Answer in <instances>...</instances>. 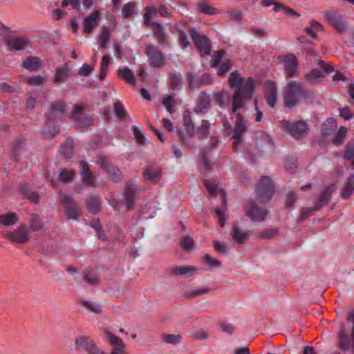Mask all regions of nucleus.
Segmentation results:
<instances>
[{"mask_svg": "<svg viewBox=\"0 0 354 354\" xmlns=\"http://www.w3.org/2000/svg\"><path fill=\"white\" fill-rule=\"evenodd\" d=\"M282 96L285 106L292 108L306 96V91L301 83L291 80L284 86Z\"/></svg>", "mask_w": 354, "mask_h": 354, "instance_id": "nucleus-1", "label": "nucleus"}, {"mask_svg": "<svg viewBox=\"0 0 354 354\" xmlns=\"http://www.w3.org/2000/svg\"><path fill=\"white\" fill-rule=\"evenodd\" d=\"M254 83V80L252 77H249L243 88L235 89L232 98V112L233 113L238 109H242L245 105V102L252 97Z\"/></svg>", "mask_w": 354, "mask_h": 354, "instance_id": "nucleus-2", "label": "nucleus"}, {"mask_svg": "<svg viewBox=\"0 0 354 354\" xmlns=\"http://www.w3.org/2000/svg\"><path fill=\"white\" fill-rule=\"evenodd\" d=\"M257 199L260 203L268 202L274 194V184L269 177H263L259 181L257 187Z\"/></svg>", "mask_w": 354, "mask_h": 354, "instance_id": "nucleus-3", "label": "nucleus"}, {"mask_svg": "<svg viewBox=\"0 0 354 354\" xmlns=\"http://www.w3.org/2000/svg\"><path fill=\"white\" fill-rule=\"evenodd\" d=\"M4 237L14 243L25 244L30 241L31 234L28 227L21 224L13 230L6 232Z\"/></svg>", "mask_w": 354, "mask_h": 354, "instance_id": "nucleus-4", "label": "nucleus"}, {"mask_svg": "<svg viewBox=\"0 0 354 354\" xmlns=\"http://www.w3.org/2000/svg\"><path fill=\"white\" fill-rule=\"evenodd\" d=\"M205 185L209 192L211 195H217L219 194L221 196V198L222 200V203L223 205V208H216V214L218 220L219 225L221 227H223L225 225V216H224V212L225 211V206H226V197H225V193L222 189H220L218 188V187L211 182L208 180H205Z\"/></svg>", "mask_w": 354, "mask_h": 354, "instance_id": "nucleus-5", "label": "nucleus"}, {"mask_svg": "<svg viewBox=\"0 0 354 354\" xmlns=\"http://www.w3.org/2000/svg\"><path fill=\"white\" fill-rule=\"evenodd\" d=\"M278 59L282 64L287 77L299 75V63L295 55L290 53L280 55Z\"/></svg>", "mask_w": 354, "mask_h": 354, "instance_id": "nucleus-6", "label": "nucleus"}, {"mask_svg": "<svg viewBox=\"0 0 354 354\" xmlns=\"http://www.w3.org/2000/svg\"><path fill=\"white\" fill-rule=\"evenodd\" d=\"M246 131L247 122L241 113H237L236 114V120L233 129L234 134L232 137V138L234 140L233 149L234 151H237L238 145L242 141V136Z\"/></svg>", "mask_w": 354, "mask_h": 354, "instance_id": "nucleus-7", "label": "nucleus"}, {"mask_svg": "<svg viewBox=\"0 0 354 354\" xmlns=\"http://www.w3.org/2000/svg\"><path fill=\"white\" fill-rule=\"evenodd\" d=\"M75 343L77 350H84L88 354L101 353V348L95 344L93 339L89 336H79L75 339Z\"/></svg>", "mask_w": 354, "mask_h": 354, "instance_id": "nucleus-8", "label": "nucleus"}, {"mask_svg": "<svg viewBox=\"0 0 354 354\" xmlns=\"http://www.w3.org/2000/svg\"><path fill=\"white\" fill-rule=\"evenodd\" d=\"M145 53L148 57L150 66L154 68H161L164 66V55L158 48L153 45L148 44L145 47Z\"/></svg>", "mask_w": 354, "mask_h": 354, "instance_id": "nucleus-9", "label": "nucleus"}, {"mask_svg": "<svg viewBox=\"0 0 354 354\" xmlns=\"http://www.w3.org/2000/svg\"><path fill=\"white\" fill-rule=\"evenodd\" d=\"M70 118L73 120L80 127H89L93 123L91 117L84 112L83 105L75 104Z\"/></svg>", "mask_w": 354, "mask_h": 354, "instance_id": "nucleus-10", "label": "nucleus"}, {"mask_svg": "<svg viewBox=\"0 0 354 354\" xmlns=\"http://www.w3.org/2000/svg\"><path fill=\"white\" fill-rule=\"evenodd\" d=\"M282 124L284 128H286L296 139L303 138L308 133V125L303 121H299L294 124H291L288 121L283 120Z\"/></svg>", "mask_w": 354, "mask_h": 354, "instance_id": "nucleus-11", "label": "nucleus"}, {"mask_svg": "<svg viewBox=\"0 0 354 354\" xmlns=\"http://www.w3.org/2000/svg\"><path fill=\"white\" fill-rule=\"evenodd\" d=\"M60 203L65 209L68 218L75 219L80 216V212L71 196L62 194Z\"/></svg>", "mask_w": 354, "mask_h": 354, "instance_id": "nucleus-12", "label": "nucleus"}, {"mask_svg": "<svg viewBox=\"0 0 354 354\" xmlns=\"http://www.w3.org/2000/svg\"><path fill=\"white\" fill-rule=\"evenodd\" d=\"M192 37L196 47L202 56L210 54L211 44L207 37L198 34L194 30L192 32Z\"/></svg>", "mask_w": 354, "mask_h": 354, "instance_id": "nucleus-13", "label": "nucleus"}, {"mask_svg": "<svg viewBox=\"0 0 354 354\" xmlns=\"http://www.w3.org/2000/svg\"><path fill=\"white\" fill-rule=\"evenodd\" d=\"M97 163L106 171L113 181L118 182L122 179L121 171L118 168L110 165L109 160L107 157H99L98 160H97Z\"/></svg>", "mask_w": 354, "mask_h": 354, "instance_id": "nucleus-14", "label": "nucleus"}, {"mask_svg": "<svg viewBox=\"0 0 354 354\" xmlns=\"http://www.w3.org/2000/svg\"><path fill=\"white\" fill-rule=\"evenodd\" d=\"M325 18L326 21L336 29L337 31L343 32L346 30V24L342 19V17L337 12L335 11H327L325 13Z\"/></svg>", "mask_w": 354, "mask_h": 354, "instance_id": "nucleus-15", "label": "nucleus"}, {"mask_svg": "<svg viewBox=\"0 0 354 354\" xmlns=\"http://www.w3.org/2000/svg\"><path fill=\"white\" fill-rule=\"evenodd\" d=\"M198 268L192 266H175L169 268L168 272L174 276H183L189 277L194 274Z\"/></svg>", "mask_w": 354, "mask_h": 354, "instance_id": "nucleus-16", "label": "nucleus"}, {"mask_svg": "<svg viewBox=\"0 0 354 354\" xmlns=\"http://www.w3.org/2000/svg\"><path fill=\"white\" fill-rule=\"evenodd\" d=\"M277 87L273 82H267L265 87V99L270 107H274L277 99Z\"/></svg>", "mask_w": 354, "mask_h": 354, "instance_id": "nucleus-17", "label": "nucleus"}, {"mask_svg": "<svg viewBox=\"0 0 354 354\" xmlns=\"http://www.w3.org/2000/svg\"><path fill=\"white\" fill-rule=\"evenodd\" d=\"M267 214L265 209L259 207L254 203H251L247 208V215L254 221H264Z\"/></svg>", "mask_w": 354, "mask_h": 354, "instance_id": "nucleus-18", "label": "nucleus"}, {"mask_svg": "<svg viewBox=\"0 0 354 354\" xmlns=\"http://www.w3.org/2000/svg\"><path fill=\"white\" fill-rule=\"evenodd\" d=\"M6 45L10 50H20L28 46L29 42L26 38L8 36L6 38Z\"/></svg>", "mask_w": 354, "mask_h": 354, "instance_id": "nucleus-19", "label": "nucleus"}, {"mask_svg": "<svg viewBox=\"0 0 354 354\" xmlns=\"http://www.w3.org/2000/svg\"><path fill=\"white\" fill-rule=\"evenodd\" d=\"M336 185L331 184L325 188L321 193L315 209H319L322 207L326 205L330 200L331 194L335 191Z\"/></svg>", "mask_w": 354, "mask_h": 354, "instance_id": "nucleus-20", "label": "nucleus"}, {"mask_svg": "<svg viewBox=\"0 0 354 354\" xmlns=\"http://www.w3.org/2000/svg\"><path fill=\"white\" fill-rule=\"evenodd\" d=\"M210 95L205 92H202L198 96L194 111L196 113H204L210 107Z\"/></svg>", "mask_w": 354, "mask_h": 354, "instance_id": "nucleus-21", "label": "nucleus"}, {"mask_svg": "<svg viewBox=\"0 0 354 354\" xmlns=\"http://www.w3.org/2000/svg\"><path fill=\"white\" fill-rule=\"evenodd\" d=\"M43 66V62L37 57L29 56L22 61L21 66L30 71H37Z\"/></svg>", "mask_w": 354, "mask_h": 354, "instance_id": "nucleus-22", "label": "nucleus"}, {"mask_svg": "<svg viewBox=\"0 0 354 354\" xmlns=\"http://www.w3.org/2000/svg\"><path fill=\"white\" fill-rule=\"evenodd\" d=\"M81 167V177L83 182L88 186H95V176L90 171V167L88 163L84 161L80 162Z\"/></svg>", "mask_w": 354, "mask_h": 354, "instance_id": "nucleus-23", "label": "nucleus"}, {"mask_svg": "<svg viewBox=\"0 0 354 354\" xmlns=\"http://www.w3.org/2000/svg\"><path fill=\"white\" fill-rule=\"evenodd\" d=\"M100 20V15L97 11L93 12L90 15L86 17L83 23L84 32L89 34L92 32L93 27L97 26Z\"/></svg>", "mask_w": 354, "mask_h": 354, "instance_id": "nucleus-24", "label": "nucleus"}, {"mask_svg": "<svg viewBox=\"0 0 354 354\" xmlns=\"http://www.w3.org/2000/svg\"><path fill=\"white\" fill-rule=\"evenodd\" d=\"M162 176L160 169L155 166L148 167L143 174V178L145 180L153 183H158Z\"/></svg>", "mask_w": 354, "mask_h": 354, "instance_id": "nucleus-25", "label": "nucleus"}, {"mask_svg": "<svg viewBox=\"0 0 354 354\" xmlns=\"http://www.w3.org/2000/svg\"><path fill=\"white\" fill-rule=\"evenodd\" d=\"M28 230L30 233L39 232L43 230L44 224L39 216L36 214H30L28 219Z\"/></svg>", "mask_w": 354, "mask_h": 354, "instance_id": "nucleus-26", "label": "nucleus"}, {"mask_svg": "<svg viewBox=\"0 0 354 354\" xmlns=\"http://www.w3.org/2000/svg\"><path fill=\"white\" fill-rule=\"evenodd\" d=\"M150 27L153 29V35L160 45L168 43L164 28L160 24H151Z\"/></svg>", "mask_w": 354, "mask_h": 354, "instance_id": "nucleus-27", "label": "nucleus"}, {"mask_svg": "<svg viewBox=\"0 0 354 354\" xmlns=\"http://www.w3.org/2000/svg\"><path fill=\"white\" fill-rule=\"evenodd\" d=\"M118 75L126 83L133 86L136 84L135 75L129 68L120 67L118 70Z\"/></svg>", "mask_w": 354, "mask_h": 354, "instance_id": "nucleus-28", "label": "nucleus"}, {"mask_svg": "<svg viewBox=\"0 0 354 354\" xmlns=\"http://www.w3.org/2000/svg\"><path fill=\"white\" fill-rule=\"evenodd\" d=\"M69 75V69L66 65L59 66L56 68V73L53 78V82L55 84H62L64 82Z\"/></svg>", "mask_w": 354, "mask_h": 354, "instance_id": "nucleus-29", "label": "nucleus"}, {"mask_svg": "<svg viewBox=\"0 0 354 354\" xmlns=\"http://www.w3.org/2000/svg\"><path fill=\"white\" fill-rule=\"evenodd\" d=\"M19 221V215L15 212H8L0 215V224L10 227Z\"/></svg>", "mask_w": 354, "mask_h": 354, "instance_id": "nucleus-30", "label": "nucleus"}, {"mask_svg": "<svg viewBox=\"0 0 354 354\" xmlns=\"http://www.w3.org/2000/svg\"><path fill=\"white\" fill-rule=\"evenodd\" d=\"M199 12L207 15H216L219 13L217 8L212 6L206 0H201L198 4Z\"/></svg>", "mask_w": 354, "mask_h": 354, "instance_id": "nucleus-31", "label": "nucleus"}, {"mask_svg": "<svg viewBox=\"0 0 354 354\" xmlns=\"http://www.w3.org/2000/svg\"><path fill=\"white\" fill-rule=\"evenodd\" d=\"M86 207L89 212L97 214L100 211V203L96 196H91L86 200Z\"/></svg>", "mask_w": 354, "mask_h": 354, "instance_id": "nucleus-32", "label": "nucleus"}, {"mask_svg": "<svg viewBox=\"0 0 354 354\" xmlns=\"http://www.w3.org/2000/svg\"><path fill=\"white\" fill-rule=\"evenodd\" d=\"M157 9L154 6H147L145 8V14L143 16L144 24L145 26H151V24H157L156 22L151 21V19L156 16Z\"/></svg>", "mask_w": 354, "mask_h": 354, "instance_id": "nucleus-33", "label": "nucleus"}, {"mask_svg": "<svg viewBox=\"0 0 354 354\" xmlns=\"http://www.w3.org/2000/svg\"><path fill=\"white\" fill-rule=\"evenodd\" d=\"M183 124L187 132L190 136L194 135V125L191 118V112L189 110H185L183 113Z\"/></svg>", "mask_w": 354, "mask_h": 354, "instance_id": "nucleus-34", "label": "nucleus"}, {"mask_svg": "<svg viewBox=\"0 0 354 354\" xmlns=\"http://www.w3.org/2000/svg\"><path fill=\"white\" fill-rule=\"evenodd\" d=\"M354 192V175L350 176L346 183L345 184L342 192H341V197L343 198H349Z\"/></svg>", "mask_w": 354, "mask_h": 354, "instance_id": "nucleus-35", "label": "nucleus"}, {"mask_svg": "<svg viewBox=\"0 0 354 354\" xmlns=\"http://www.w3.org/2000/svg\"><path fill=\"white\" fill-rule=\"evenodd\" d=\"M137 3L134 1H129L122 8V14L124 19L133 17L136 13Z\"/></svg>", "mask_w": 354, "mask_h": 354, "instance_id": "nucleus-36", "label": "nucleus"}, {"mask_svg": "<svg viewBox=\"0 0 354 354\" xmlns=\"http://www.w3.org/2000/svg\"><path fill=\"white\" fill-rule=\"evenodd\" d=\"M136 195V189L131 186H127L124 192V201L128 209L131 208Z\"/></svg>", "mask_w": 354, "mask_h": 354, "instance_id": "nucleus-37", "label": "nucleus"}, {"mask_svg": "<svg viewBox=\"0 0 354 354\" xmlns=\"http://www.w3.org/2000/svg\"><path fill=\"white\" fill-rule=\"evenodd\" d=\"M243 79L239 74L234 71L232 73L228 78V84L231 88H243L241 85L243 84Z\"/></svg>", "mask_w": 354, "mask_h": 354, "instance_id": "nucleus-38", "label": "nucleus"}, {"mask_svg": "<svg viewBox=\"0 0 354 354\" xmlns=\"http://www.w3.org/2000/svg\"><path fill=\"white\" fill-rule=\"evenodd\" d=\"M233 240L238 243H243L250 237L247 232L241 231L239 228H234L231 233Z\"/></svg>", "mask_w": 354, "mask_h": 354, "instance_id": "nucleus-39", "label": "nucleus"}, {"mask_svg": "<svg viewBox=\"0 0 354 354\" xmlns=\"http://www.w3.org/2000/svg\"><path fill=\"white\" fill-rule=\"evenodd\" d=\"M59 152L65 158H70L73 152V144L71 140H66L59 148Z\"/></svg>", "mask_w": 354, "mask_h": 354, "instance_id": "nucleus-40", "label": "nucleus"}, {"mask_svg": "<svg viewBox=\"0 0 354 354\" xmlns=\"http://www.w3.org/2000/svg\"><path fill=\"white\" fill-rule=\"evenodd\" d=\"M324 76L323 72L319 69H313L305 75V80L311 83L315 84L321 80Z\"/></svg>", "mask_w": 354, "mask_h": 354, "instance_id": "nucleus-41", "label": "nucleus"}, {"mask_svg": "<svg viewBox=\"0 0 354 354\" xmlns=\"http://www.w3.org/2000/svg\"><path fill=\"white\" fill-rule=\"evenodd\" d=\"M274 10L275 12H282L286 15L290 17L292 19H297L299 17V14L297 13L295 10L290 8L286 7L283 4H277L274 7Z\"/></svg>", "mask_w": 354, "mask_h": 354, "instance_id": "nucleus-42", "label": "nucleus"}, {"mask_svg": "<svg viewBox=\"0 0 354 354\" xmlns=\"http://www.w3.org/2000/svg\"><path fill=\"white\" fill-rule=\"evenodd\" d=\"M75 172L73 169H61L59 178L64 183L71 182L75 176Z\"/></svg>", "mask_w": 354, "mask_h": 354, "instance_id": "nucleus-43", "label": "nucleus"}, {"mask_svg": "<svg viewBox=\"0 0 354 354\" xmlns=\"http://www.w3.org/2000/svg\"><path fill=\"white\" fill-rule=\"evenodd\" d=\"M323 30V26L315 21L310 22V26L306 27V32L314 39L317 37V31Z\"/></svg>", "mask_w": 354, "mask_h": 354, "instance_id": "nucleus-44", "label": "nucleus"}, {"mask_svg": "<svg viewBox=\"0 0 354 354\" xmlns=\"http://www.w3.org/2000/svg\"><path fill=\"white\" fill-rule=\"evenodd\" d=\"M337 123L333 118H328L323 124L322 131L325 135L332 133L336 129Z\"/></svg>", "mask_w": 354, "mask_h": 354, "instance_id": "nucleus-45", "label": "nucleus"}, {"mask_svg": "<svg viewBox=\"0 0 354 354\" xmlns=\"http://www.w3.org/2000/svg\"><path fill=\"white\" fill-rule=\"evenodd\" d=\"M209 122L207 120H203L196 131V133L200 139H203L207 137L209 135Z\"/></svg>", "mask_w": 354, "mask_h": 354, "instance_id": "nucleus-46", "label": "nucleus"}, {"mask_svg": "<svg viewBox=\"0 0 354 354\" xmlns=\"http://www.w3.org/2000/svg\"><path fill=\"white\" fill-rule=\"evenodd\" d=\"M110 37V32L109 28L104 26L102 28L101 32L98 35V40L100 47L105 48Z\"/></svg>", "mask_w": 354, "mask_h": 354, "instance_id": "nucleus-47", "label": "nucleus"}, {"mask_svg": "<svg viewBox=\"0 0 354 354\" xmlns=\"http://www.w3.org/2000/svg\"><path fill=\"white\" fill-rule=\"evenodd\" d=\"M162 104L167 109V110L172 113L174 112V106L176 104L175 101V95H169L165 97H164L162 100Z\"/></svg>", "mask_w": 354, "mask_h": 354, "instance_id": "nucleus-48", "label": "nucleus"}, {"mask_svg": "<svg viewBox=\"0 0 354 354\" xmlns=\"http://www.w3.org/2000/svg\"><path fill=\"white\" fill-rule=\"evenodd\" d=\"M162 338L165 342L171 344H176L182 340V336L178 334H164L162 335Z\"/></svg>", "mask_w": 354, "mask_h": 354, "instance_id": "nucleus-49", "label": "nucleus"}, {"mask_svg": "<svg viewBox=\"0 0 354 354\" xmlns=\"http://www.w3.org/2000/svg\"><path fill=\"white\" fill-rule=\"evenodd\" d=\"M346 133L347 129L344 127H341L333 139V143L336 145H342L346 136Z\"/></svg>", "mask_w": 354, "mask_h": 354, "instance_id": "nucleus-50", "label": "nucleus"}, {"mask_svg": "<svg viewBox=\"0 0 354 354\" xmlns=\"http://www.w3.org/2000/svg\"><path fill=\"white\" fill-rule=\"evenodd\" d=\"M68 109L66 104L62 101H57L51 104L53 113H63Z\"/></svg>", "mask_w": 354, "mask_h": 354, "instance_id": "nucleus-51", "label": "nucleus"}, {"mask_svg": "<svg viewBox=\"0 0 354 354\" xmlns=\"http://www.w3.org/2000/svg\"><path fill=\"white\" fill-rule=\"evenodd\" d=\"M25 81L29 85L39 86L42 85L46 82V78L41 75H37L34 77H26L25 79Z\"/></svg>", "mask_w": 354, "mask_h": 354, "instance_id": "nucleus-52", "label": "nucleus"}, {"mask_svg": "<svg viewBox=\"0 0 354 354\" xmlns=\"http://www.w3.org/2000/svg\"><path fill=\"white\" fill-rule=\"evenodd\" d=\"M344 158L347 160H352V166L354 168V144L348 143L346 145L345 151H344Z\"/></svg>", "mask_w": 354, "mask_h": 354, "instance_id": "nucleus-53", "label": "nucleus"}, {"mask_svg": "<svg viewBox=\"0 0 354 354\" xmlns=\"http://www.w3.org/2000/svg\"><path fill=\"white\" fill-rule=\"evenodd\" d=\"M278 234V230L274 228H269L262 230L259 236L264 239H270L274 237Z\"/></svg>", "mask_w": 354, "mask_h": 354, "instance_id": "nucleus-54", "label": "nucleus"}, {"mask_svg": "<svg viewBox=\"0 0 354 354\" xmlns=\"http://www.w3.org/2000/svg\"><path fill=\"white\" fill-rule=\"evenodd\" d=\"M232 63L230 59H225L221 64L218 74L222 77H224L226 73L231 69Z\"/></svg>", "mask_w": 354, "mask_h": 354, "instance_id": "nucleus-55", "label": "nucleus"}, {"mask_svg": "<svg viewBox=\"0 0 354 354\" xmlns=\"http://www.w3.org/2000/svg\"><path fill=\"white\" fill-rule=\"evenodd\" d=\"M227 97V92L225 91H219L215 93L214 97L216 102L221 107L224 106L225 101Z\"/></svg>", "mask_w": 354, "mask_h": 354, "instance_id": "nucleus-56", "label": "nucleus"}, {"mask_svg": "<svg viewBox=\"0 0 354 354\" xmlns=\"http://www.w3.org/2000/svg\"><path fill=\"white\" fill-rule=\"evenodd\" d=\"M225 54V52L223 50L216 51L212 56L211 64H210L211 67H212V68L216 67L219 64V63L221 62L222 58L223 57Z\"/></svg>", "mask_w": 354, "mask_h": 354, "instance_id": "nucleus-57", "label": "nucleus"}, {"mask_svg": "<svg viewBox=\"0 0 354 354\" xmlns=\"http://www.w3.org/2000/svg\"><path fill=\"white\" fill-rule=\"evenodd\" d=\"M209 292V289L208 288H203L187 292L185 297L189 299L196 298L201 295L206 294Z\"/></svg>", "mask_w": 354, "mask_h": 354, "instance_id": "nucleus-58", "label": "nucleus"}, {"mask_svg": "<svg viewBox=\"0 0 354 354\" xmlns=\"http://www.w3.org/2000/svg\"><path fill=\"white\" fill-rule=\"evenodd\" d=\"M178 43L183 49H185L190 44L187 36L183 30H178Z\"/></svg>", "mask_w": 354, "mask_h": 354, "instance_id": "nucleus-59", "label": "nucleus"}, {"mask_svg": "<svg viewBox=\"0 0 354 354\" xmlns=\"http://www.w3.org/2000/svg\"><path fill=\"white\" fill-rule=\"evenodd\" d=\"M350 344L351 342L348 337L344 333H342L339 337V348L342 350L346 351L349 349Z\"/></svg>", "mask_w": 354, "mask_h": 354, "instance_id": "nucleus-60", "label": "nucleus"}, {"mask_svg": "<svg viewBox=\"0 0 354 354\" xmlns=\"http://www.w3.org/2000/svg\"><path fill=\"white\" fill-rule=\"evenodd\" d=\"M84 306L96 314H100L102 312V306L99 304L93 301H85Z\"/></svg>", "mask_w": 354, "mask_h": 354, "instance_id": "nucleus-61", "label": "nucleus"}, {"mask_svg": "<svg viewBox=\"0 0 354 354\" xmlns=\"http://www.w3.org/2000/svg\"><path fill=\"white\" fill-rule=\"evenodd\" d=\"M22 193L24 196L29 199L31 202L35 203L39 202V196L37 192L22 189Z\"/></svg>", "mask_w": 354, "mask_h": 354, "instance_id": "nucleus-62", "label": "nucleus"}, {"mask_svg": "<svg viewBox=\"0 0 354 354\" xmlns=\"http://www.w3.org/2000/svg\"><path fill=\"white\" fill-rule=\"evenodd\" d=\"M114 111L116 115L119 118L124 117L126 113L124 106L119 101H117L114 103Z\"/></svg>", "mask_w": 354, "mask_h": 354, "instance_id": "nucleus-63", "label": "nucleus"}, {"mask_svg": "<svg viewBox=\"0 0 354 354\" xmlns=\"http://www.w3.org/2000/svg\"><path fill=\"white\" fill-rule=\"evenodd\" d=\"M84 280L88 283L94 285L98 282V277L96 273L88 272L84 275Z\"/></svg>", "mask_w": 354, "mask_h": 354, "instance_id": "nucleus-64", "label": "nucleus"}]
</instances>
